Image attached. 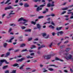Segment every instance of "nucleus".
<instances>
[{"label": "nucleus", "mask_w": 73, "mask_h": 73, "mask_svg": "<svg viewBox=\"0 0 73 73\" xmlns=\"http://www.w3.org/2000/svg\"><path fill=\"white\" fill-rule=\"evenodd\" d=\"M54 3V1H52L51 4L50 3H48L47 5V7H54L55 5Z\"/></svg>", "instance_id": "1"}, {"label": "nucleus", "mask_w": 73, "mask_h": 73, "mask_svg": "<svg viewBox=\"0 0 73 73\" xmlns=\"http://www.w3.org/2000/svg\"><path fill=\"white\" fill-rule=\"evenodd\" d=\"M51 56H52V55H45L43 56V57L45 59H49L50 58Z\"/></svg>", "instance_id": "2"}, {"label": "nucleus", "mask_w": 73, "mask_h": 73, "mask_svg": "<svg viewBox=\"0 0 73 73\" xmlns=\"http://www.w3.org/2000/svg\"><path fill=\"white\" fill-rule=\"evenodd\" d=\"M5 62V63L6 64H9V62H7L6 60H0V66H1V64L3 63V62Z\"/></svg>", "instance_id": "3"}, {"label": "nucleus", "mask_w": 73, "mask_h": 73, "mask_svg": "<svg viewBox=\"0 0 73 73\" xmlns=\"http://www.w3.org/2000/svg\"><path fill=\"white\" fill-rule=\"evenodd\" d=\"M14 9V8L11 6H9L7 7H6L5 8V11H6V10H8V9Z\"/></svg>", "instance_id": "4"}, {"label": "nucleus", "mask_w": 73, "mask_h": 73, "mask_svg": "<svg viewBox=\"0 0 73 73\" xmlns=\"http://www.w3.org/2000/svg\"><path fill=\"white\" fill-rule=\"evenodd\" d=\"M22 20L24 21H25V22H27L28 21L27 20H26L25 19H24V18L23 17H21L18 20V22H19L20 21H22Z\"/></svg>", "instance_id": "5"}, {"label": "nucleus", "mask_w": 73, "mask_h": 73, "mask_svg": "<svg viewBox=\"0 0 73 73\" xmlns=\"http://www.w3.org/2000/svg\"><path fill=\"white\" fill-rule=\"evenodd\" d=\"M66 59L67 60H73V58H72V55H69L66 58Z\"/></svg>", "instance_id": "6"}, {"label": "nucleus", "mask_w": 73, "mask_h": 73, "mask_svg": "<svg viewBox=\"0 0 73 73\" xmlns=\"http://www.w3.org/2000/svg\"><path fill=\"white\" fill-rule=\"evenodd\" d=\"M30 6L29 4L28 3H25L24 4V7L25 8H28Z\"/></svg>", "instance_id": "7"}, {"label": "nucleus", "mask_w": 73, "mask_h": 73, "mask_svg": "<svg viewBox=\"0 0 73 73\" xmlns=\"http://www.w3.org/2000/svg\"><path fill=\"white\" fill-rule=\"evenodd\" d=\"M24 60H25V58H23L17 60V62H19V61H20V62H22V61H23Z\"/></svg>", "instance_id": "8"}, {"label": "nucleus", "mask_w": 73, "mask_h": 73, "mask_svg": "<svg viewBox=\"0 0 73 73\" xmlns=\"http://www.w3.org/2000/svg\"><path fill=\"white\" fill-rule=\"evenodd\" d=\"M33 43L34 44H36V45H38V46H40V44H39L38 42H33Z\"/></svg>", "instance_id": "9"}, {"label": "nucleus", "mask_w": 73, "mask_h": 73, "mask_svg": "<svg viewBox=\"0 0 73 73\" xmlns=\"http://www.w3.org/2000/svg\"><path fill=\"white\" fill-rule=\"evenodd\" d=\"M13 39H14V37L13 36L12 38H11V39L8 41V42H12L11 41H12Z\"/></svg>", "instance_id": "10"}, {"label": "nucleus", "mask_w": 73, "mask_h": 73, "mask_svg": "<svg viewBox=\"0 0 73 73\" xmlns=\"http://www.w3.org/2000/svg\"><path fill=\"white\" fill-rule=\"evenodd\" d=\"M36 27L38 29H40L41 27V25L39 24H38L36 25Z\"/></svg>", "instance_id": "11"}, {"label": "nucleus", "mask_w": 73, "mask_h": 73, "mask_svg": "<svg viewBox=\"0 0 73 73\" xmlns=\"http://www.w3.org/2000/svg\"><path fill=\"white\" fill-rule=\"evenodd\" d=\"M25 32H31V29H27L25 30Z\"/></svg>", "instance_id": "12"}, {"label": "nucleus", "mask_w": 73, "mask_h": 73, "mask_svg": "<svg viewBox=\"0 0 73 73\" xmlns=\"http://www.w3.org/2000/svg\"><path fill=\"white\" fill-rule=\"evenodd\" d=\"M55 60H59V61H61V62H63V60H61L60 58H55Z\"/></svg>", "instance_id": "13"}, {"label": "nucleus", "mask_w": 73, "mask_h": 73, "mask_svg": "<svg viewBox=\"0 0 73 73\" xmlns=\"http://www.w3.org/2000/svg\"><path fill=\"white\" fill-rule=\"evenodd\" d=\"M62 28V27H57L56 28V30H57V31H60V30H61V29Z\"/></svg>", "instance_id": "14"}, {"label": "nucleus", "mask_w": 73, "mask_h": 73, "mask_svg": "<svg viewBox=\"0 0 73 73\" xmlns=\"http://www.w3.org/2000/svg\"><path fill=\"white\" fill-rule=\"evenodd\" d=\"M49 66H54L55 68H58V66H56L54 65H50Z\"/></svg>", "instance_id": "15"}, {"label": "nucleus", "mask_w": 73, "mask_h": 73, "mask_svg": "<svg viewBox=\"0 0 73 73\" xmlns=\"http://www.w3.org/2000/svg\"><path fill=\"white\" fill-rule=\"evenodd\" d=\"M7 43H5L3 44V46L4 48H6L7 46Z\"/></svg>", "instance_id": "16"}, {"label": "nucleus", "mask_w": 73, "mask_h": 73, "mask_svg": "<svg viewBox=\"0 0 73 73\" xmlns=\"http://www.w3.org/2000/svg\"><path fill=\"white\" fill-rule=\"evenodd\" d=\"M8 66H3V69H7V68L8 67Z\"/></svg>", "instance_id": "17"}, {"label": "nucleus", "mask_w": 73, "mask_h": 73, "mask_svg": "<svg viewBox=\"0 0 73 73\" xmlns=\"http://www.w3.org/2000/svg\"><path fill=\"white\" fill-rule=\"evenodd\" d=\"M41 9H42V8L38 7L37 9V11L38 12L40 10H41Z\"/></svg>", "instance_id": "18"}, {"label": "nucleus", "mask_w": 73, "mask_h": 73, "mask_svg": "<svg viewBox=\"0 0 73 73\" xmlns=\"http://www.w3.org/2000/svg\"><path fill=\"white\" fill-rule=\"evenodd\" d=\"M68 8H69L68 7H65L62 9V10L63 11H65V10H67Z\"/></svg>", "instance_id": "19"}, {"label": "nucleus", "mask_w": 73, "mask_h": 73, "mask_svg": "<svg viewBox=\"0 0 73 73\" xmlns=\"http://www.w3.org/2000/svg\"><path fill=\"white\" fill-rule=\"evenodd\" d=\"M46 3H44V5H40V7H45V6Z\"/></svg>", "instance_id": "20"}, {"label": "nucleus", "mask_w": 73, "mask_h": 73, "mask_svg": "<svg viewBox=\"0 0 73 73\" xmlns=\"http://www.w3.org/2000/svg\"><path fill=\"white\" fill-rule=\"evenodd\" d=\"M49 27L52 28V29H54V27L53 26H52V25L49 26Z\"/></svg>", "instance_id": "21"}, {"label": "nucleus", "mask_w": 73, "mask_h": 73, "mask_svg": "<svg viewBox=\"0 0 73 73\" xmlns=\"http://www.w3.org/2000/svg\"><path fill=\"white\" fill-rule=\"evenodd\" d=\"M9 54H10V52H7L6 55V57H7V56H9Z\"/></svg>", "instance_id": "22"}, {"label": "nucleus", "mask_w": 73, "mask_h": 73, "mask_svg": "<svg viewBox=\"0 0 73 73\" xmlns=\"http://www.w3.org/2000/svg\"><path fill=\"white\" fill-rule=\"evenodd\" d=\"M25 44H23L21 45L20 47H24V46H25Z\"/></svg>", "instance_id": "23"}, {"label": "nucleus", "mask_w": 73, "mask_h": 73, "mask_svg": "<svg viewBox=\"0 0 73 73\" xmlns=\"http://www.w3.org/2000/svg\"><path fill=\"white\" fill-rule=\"evenodd\" d=\"M70 50V48H67L66 50V52H69Z\"/></svg>", "instance_id": "24"}, {"label": "nucleus", "mask_w": 73, "mask_h": 73, "mask_svg": "<svg viewBox=\"0 0 73 73\" xmlns=\"http://www.w3.org/2000/svg\"><path fill=\"white\" fill-rule=\"evenodd\" d=\"M11 1V0H7L6 2L5 3V4H6L8 3H9V1Z\"/></svg>", "instance_id": "25"}, {"label": "nucleus", "mask_w": 73, "mask_h": 73, "mask_svg": "<svg viewBox=\"0 0 73 73\" xmlns=\"http://www.w3.org/2000/svg\"><path fill=\"white\" fill-rule=\"evenodd\" d=\"M27 58H33V57H31V56H27Z\"/></svg>", "instance_id": "26"}, {"label": "nucleus", "mask_w": 73, "mask_h": 73, "mask_svg": "<svg viewBox=\"0 0 73 73\" xmlns=\"http://www.w3.org/2000/svg\"><path fill=\"white\" fill-rule=\"evenodd\" d=\"M48 70H50V71H53L54 70L53 69L51 68H48Z\"/></svg>", "instance_id": "27"}, {"label": "nucleus", "mask_w": 73, "mask_h": 73, "mask_svg": "<svg viewBox=\"0 0 73 73\" xmlns=\"http://www.w3.org/2000/svg\"><path fill=\"white\" fill-rule=\"evenodd\" d=\"M24 66H25L24 65H23L19 68L20 69H23V67H24Z\"/></svg>", "instance_id": "28"}, {"label": "nucleus", "mask_w": 73, "mask_h": 73, "mask_svg": "<svg viewBox=\"0 0 73 73\" xmlns=\"http://www.w3.org/2000/svg\"><path fill=\"white\" fill-rule=\"evenodd\" d=\"M51 24L52 25H53V26H55V24H54V22H53V21H51Z\"/></svg>", "instance_id": "29"}, {"label": "nucleus", "mask_w": 73, "mask_h": 73, "mask_svg": "<svg viewBox=\"0 0 73 73\" xmlns=\"http://www.w3.org/2000/svg\"><path fill=\"white\" fill-rule=\"evenodd\" d=\"M26 28V27L25 26H22L21 27V29H25Z\"/></svg>", "instance_id": "30"}, {"label": "nucleus", "mask_w": 73, "mask_h": 73, "mask_svg": "<svg viewBox=\"0 0 73 73\" xmlns=\"http://www.w3.org/2000/svg\"><path fill=\"white\" fill-rule=\"evenodd\" d=\"M66 13V11H63L61 15H64V14H65V13Z\"/></svg>", "instance_id": "31"}, {"label": "nucleus", "mask_w": 73, "mask_h": 73, "mask_svg": "<svg viewBox=\"0 0 73 73\" xmlns=\"http://www.w3.org/2000/svg\"><path fill=\"white\" fill-rule=\"evenodd\" d=\"M12 28H10L9 29L8 32H11V31H12Z\"/></svg>", "instance_id": "32"}, {"label": "nucleus", "mask_w": 73, "mask_h": 73, "mask_svg": "<svg viewBox=\"0 0 73 73\" xmlns=\"http://www.w3.org/2000/svg\"><path fill=\"white\" fill-rule=\"evenodd\" d=\"M18 65H19V64H15L13 65V66H18Z\"/></svg>", "instance_id": "33"}, {"label": "nucleus", "mask_w": 73, "mask_h": 73, "mask_svg": "<svg viewBox=\"0 0 73 73\" xmlns=\"http://www.w3.org/2000/svg\"><path fill=\"white\" fill-rule=\"evenodd\" d=\"M10 25V26H13V27H15V26L16 25L13 23V24H11Z\"/></svg>", "instance_id": "34"}, {"label": "nucleus", "mask_w": 73, "mask_h": 73, "mask_svg": "<svg viewBox=\"0 0 73 73\" xmlns=\"http://www.w3.org/2000/svg\"><path fill=\"white\" fill-rule=\"evenodd\" d=\"M19 5L20 6H23V3H20L19 4Z\"/></svg>", "instance_id": "35"}, {"label": "nucleus", "mask_w": 73, "mask_h": 73, "mask_svg": "<svg viewBox=\"0 0 73 73\" xmlns=\"http://www.w3.org/2000/svg\"><path fill=\"white\" fill-rule=\"evenodd\" d=\"M42 36L43 37H45L46 36V34L45 33H43L42 34Z\"/></svg>", "instance_id": "36"}, {"label": "nucleus", "mask_w": 73, "mask_h": 73, "mask_svg": "<svg viewBox=\"0 0 73 73\" xmlns=\"http://www.w3.org/2000/svg\"><path fill=\"white\" fill-rule=\"evenodd\" d=\"M30 56H35V53H32L30 54Z\"/></svg>", "instance_id": "37"}, {"label": "nucleus", "mask_w": 73, "mask_h": 73, "mask_svg": "<svg viewBox=\"0 0 73 73\" xmlns=\"http://www.w3.org/2000/svg\"><path fill=\"white\" fill-rule=\"evenodd\" d=\"M49 35H48L46 36V37H45V38L47 39V38H49Z\"/></svg>", "instance_id": "38"}, {"label": "nucleus", "mask_w": 73, "mask_h": 73, "mask_svg": "<svg viewBox=\"0 0 73 73\" xmlns=\"http://www.w3.org/2000/svg\"><path fill=\"white\" fill-rule=\"evenodd\" d=\"M31 24H33L34 25H35L36 24V22H34L33 21H32L31 22Z\"/></svg>", "instance_id": "39"}, {"label": "nucleus", "mask_w": 73, "mask_h": 73, "mask_svg": "<svg viewBox=\"0 0 73 73\" xmlns=\"http://www.w3.org/2000/svg\"><path fill=\"white\" fill-rule=\"evenodd\" d=\"M42 18H44V16H39L38 17V18L39 19H42Z\"/></svg>", "instance_id": "40"}, {"label": "nucleus", "mask_w": 73, "mask_h": 73, "mask_svg": "<svg viewBox=\"0 0 73 73\" xmlns=\"http://www.w3.org/2000/svg\"><path fill=\"white\" fill-rule=\"evenodd\" d=\"M32 47H33V48H31V49H33V48H36V47L35 45H33L32 46Z\"/></svg>", "instance_id": "41"}, {"label": "nucleus", "mask_w": 73, "mask_h": 73, "mask_svg": "<svg viewBox=\"0 0 73 73\" xmlns=\"http://www.w3.org/2000/svg\"><path fill=\"white\" fill-rule=\"evenodd\" d=\"M26 51H27V49H25L24 50H23L21 51V52H25Z\"/></svg>", "instance_id": "42"}, {"label": "nucleus", "mask_w": 73, "mask_h": 73, "mask_svg": "<svg viewBox=\"0 0 73 73\" xmlns=\"http://www.w3.org/2000/svg\"><path fill=\"white\" fill-rule=\"evenodd\" d=\"M20 50L19 49H18L17 50H14V52H19Z\"/></svg>", "instance_id": "43"}, {"label": "nucleus", "mask_w": 73, "mask_h": 73, "mask_svg": "<svg viewBox=\"0 0 73 73\" xmlns=\"http://www.w3.org/2000/svg\"><path fill=\"white\" fill-rule=\"evenodd\" d=\"M41 47L42 48H44V47H45V46L44 45H42Z\"/></svg>", "instance_id": "44"}, {"label": "nucleus", "mask_w": 73, "mask_h": 73, "mask_svg": "<svg viewBox=\"0 0 73 73\" xmlns=\"http://www.w3.org/2000/svg\"><path fill=\"white\" fill-rule=\"evenodd\" d=\"M57 35H58V36H60V35H61L60 34V32H58L57 33Z\"/></svg>", "instance_id": "45"}, {"label": "nucleus", "mask_w": 73, "mask_h": 73, "mask_svg": "<svg viewBox=\"0 0 73 73\" xmlns=\"http://www.w3.org/2000/svg\"><path fill=\"white\" fill-rule=\"evenodd\" d=\"M5 73H9V70H7L5 71Z\"/></svg>", "instance_id": "46"}, {"label": "nucleus", "mask_w": 73, "mask_h": 73, "mask_svg": "<svg viewBox=\"0 0 73 73\" xmlns=\"http://www.w3.org/2000/svg\"><path fill=\"white\" fill-rule=\"evenodd\" d=\"M10 15H8L7 17V19H9V18H10V17H11V16H10Z\"/></svg>", "instance_id": "47"}, {"label": "nucleus", "mask_w": 73, "mask_h": 73, "mask_svg": "<svg viewBox=\"0 0 73 73\" xmlns=\"http://www.w3.org/2000/svg\"><path fill=\"white\" fill-rule=\"evenodd\" d=\"M60 35H62L64 33V32L62 31H60Z\"/></svg>", "instance_id": "48"}, {"label": "nucleus", "mask_w": 73, "mask_h": 73, "mask_svg": "<svg viewBox=\"0 0 73 73\" xmlns=\"http://www.w3.org/2000/svg\"><path fill=\"white\" fill-rule=\"evenodd\" d=\"M15 15V13H10L9 14V15Z\"/></svg>", "instance_id": "49"}, {"label": "nucleus", "mask_w": 73, "mask_h": 73, "mask_svg": "<svg viewBox=\"0 0 73 73\" xmlns=\"http://www.w3.org/2000/svg\"><path fill=\"white\" fill-rule=\"evenodd\" d=\"M50 16H52V17H54V16H55V15L53 14H52L51 15H50Z\"/></svg>", "instance_id": "50"}, {"label": "nucleus", "mask_w": 73, "mask_h": 73, "mask_svg": "<svg viewBox=\"0 0 73 73\" xmlns=\"http://www.w3.org/2000/svg\"><path fill=\"white\" fill-rule=\"evenodd\" d=\"M22 57V56L21 55H19V56H18L17 57L18 58H20V57Z\"/></svg>", "instance_id": "51"}, {"label": "nucleus", "mask_w": 73, "mask_h": 73, "mask_svg": "<svg viewBox=\"0 0 73 73\" xmlns=\"http://www.w3.org/2000/svg\"><path fill=\"white\" fill-rule=\"evenodd\" d=\"M29 52H34V51H33V50H29Z\"/></svg>", "instance_id": "52"}, {"label": "nucleus", "mask_w": 73, "mask_h": 73, "mask_svg": "<svg viewBox=\"0 0 73 73\" xmlns=\"http://www.w3.org/2000/svg\"><path fill=\"white\" fill-rule=\"evenodd\" d=\"M5 15H6V14H3L2 15V18H4V17L5 16Z\"/></svg>", "instance_id": "53"}, {"label": "nucleus", "mask_w": 73, "mask_h": 73, "mask_svg": "<svg viewBox=\"0 0 73 73\" xmlns=\"http://www.w3.org/2000/svg\"><path fill=\"white\" fill-rule=\"evenodd\" d=\"M37 53L38 54H40V52L39 51H38L37 52Z\"/></svg>", "instance_id": "54"}, {"label": "nucleus", "mask_w": 73, "mask_h": 73, "mask_svg": "<svg viewBox=\"0 0 73 73\" xmlns=\"http://www.w3.org/2000/svg\"><path fill=\"white\" fill-rule=\"evenodd\" d=\"M64 17H66V18H68V17H69V15H65Z\"/></svg>", "instance_id": "55"}, {"label": "nucleus", "mask_w": 73, "mask_h": 73, "mask_svg": "<svg viewBox=\"0 0 73 73\" xmlns=\"http://www.w3.org/2000/svg\"><path fill=\"white\" fill-rule=\"evenodd\" d=\"M11 73H16V71L15 70H13L12 72Z\"/></svg>", "instance_id": "56"}, {"label": "nucleus", "mask_w": 73, "mask_h": 73, "mask_svg": "<svg viewBox=\"0 0 73 73\" xmlns=\"http://www.w3.org/2000/svg\"><path fill=\"white\" fill-rule=\"evenodd\" d=\"M18 1H19V0H16L15 1V3H17Z\"/></svg>", "instance_id": "57"}, {"label": "nucleus", "mask_w": 73, "mask_h": 73, "mask_svg": "<svg viewBox=\"0 0 73 73\" xmlns=\"http://www.w3.org/2000/svg\"><path fill=\"white\" fill-rule=\"evenodd\" d=\"M38 38H36L34 39V41H38Z\"/></svg>", "instance_id": "58"}, {"label": "nucleus", "mask_w": 73, "mask_h": 73, "mask_svg": "<svg viewBox=\"0 0 73 73\" xmlns=\"http://www.w3.org/2000/svg\"><path fill=\"white\" fill-rule=\"evenodd\" d=\"M70 19H73V15L72 14V16L70 17Z\"/></svg>", "instance_id": "59"}, {"label": "nucleus", "mask_w": 73, "mask_h": 73, "mask_svg": "<svg viewBox=\"0 0 73 73\" xmlns=\"http://www.w3.org/2000/svg\"><path fill=\"white\" fill-rule=\"evenodd\" d=\"M52 36H54V35H55V33H54L53 32L52 33Z\"/></svg>", "instance_id": "60"}, {"label": "nucleus", "mask_w": 73, "mask_h": 73, "mask_svg": "<svg viewBox=\"0 0 73 73\" xmlns=\"http://www.w3.org/2000/svg\"><path fill=\"white\" fill-rule=\"evenodd\" d=\"M64 72H65V73H67L68 72V71H67L66 70H64Z\"/></svg>", "instance_id": "61"}, {"label": "nucleus", "mask_w": 73, "mask_h": 73, "mask_svg": "<svg viewBox=\"0 0 73 73\" xmlns=\"http://www.w3.org/2000/svg\"><path fill=\"white\" fill-rule=\"evenodd\" d=\"M40 66L41 68H42V66H44L43 65H42V64H40Z\"/></svg>", "instance_id": "62"}, {"label": "nucleus", "mask_w": 73, "mask_h": 73, "mask_svg": "<svg viewBox=\"0 0 73 73\" xmlns=\"http://www.w3.org/2000/svg\"><path fill=\"white\" fill-rule=\"evenodd\" d=\"M47 11H43V13H46Z\"/></svg>", "instance_id": "63"}, {"label": "nucleus", "mask_w": 73, "mask_h": 73, "mask_svg": "<svg viewBox=\"0 0 73 73\" xmlns=\"http://www.w3.org/2000/svg\"><path fill=\"white\" fill-rule=\"evenodd\" d=\"M34 62H37V60H35L34 61Z\"/></svg>", "instance_id": "64"}]
</instances>
